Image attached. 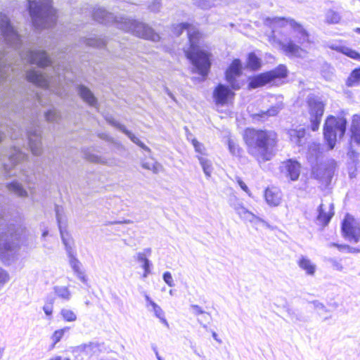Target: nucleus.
I'll return each instance as SVG.
<instances>
[{
	"label": "nucleus",
	"mask_w": 360,
	"mask_h": 360,
	"mask_svg": "<svg viewBox=\"0 0 360 360\" xmlns=\"http://www.w3.org/2000/svg\"><path fill=\"white\" fill-rule=\"evenodd\" d=\"M264 24L271 29L269 41L289 58L306 57L307 52L300 45L310 43L309 34L292 18H266Z\"/></svg>",
	"instance_id": "f257e3e1"
},
{
	"label": "nucleus",
	"mask_w": 360,
	"mask_h": 360,
	"mask_svg": "<svg viewBox=\"0 0 360 360\" xmlns=\"http://www.w3.org/2000/svg\"><path fill=\"white\" fill-rule=\"evenodd\" d=\"M94 19L102 24L114 25L127 32L152 41H158L160 35L148 25L123 16H115L102 8H96L93 13Z\"/></svg>",
	"instance_id": "f03ea898"
},
{
	"label": "nucleus",
	"mask_w": 360,
	"mask_h": 360,
	"mask_svg": "<svg viewBox=\"0 0 360 360\" xmlns=\"http://www.w3.org/2000/svg\"><path fill=\"white\" fill-rule=\"evenodd\" d=\"M186 30L190 43L189 47L184 49V53L198 74L205 77L210 68V53L203 50L200 46L201 34L197 27L188 23H179L173 25V33L176 36L181 34L183 31Z\"/></svg>",
	"instance_id": "7ed1b4c3"
},
{
	"label": "nucleus",
	"mask_w": 360,
	"mask_h": 360,
	"mask_svg": "<svg viewBox=\"0 0 360 360\" xmlns=\"http://www.w3.org/2000/svg\"><path fill=\"white\" fill-rule=\"evenodd\" d=\"M244 139L248 146V153L259 162L271 159L272 150L276 139L274 131L248 129L245 131Z\"/></svg>",
	"instance_id": "20e7f679"
},
{
	"label": "nucleus",
	"mask_w": 360,
	"mask_h": 360,
	"mask_svg": "<svg viewBox=\"0 0 360 360\" xmlns=\"http://www.w3.org/2000/svg\"><path fill=\"white\" fill-rule=\"evenodd\" d=\"M26 228L21 216L0 228V257L9 262L14 259L19 240L25 236Z\"/></svg>",
	"instance_id": "39448f33"
},
{
	"label": "nucleus",
	"mask_w": 360,
	"mask_h": 360,
	"mask_svg": "<svg viewBox=\"0 0 360 360\" xmlns=\"http://www.w3.org/2000/svg\"><path fill=\"white\" fill-rule=\"evenodd\" d=\"M29 13L33 25L41 30L53 26L56 22V11L51 0H27Z\"/></svg>",
	"instance_id": "423d86ee"
},
{
	"label": "nucleus",
	"mask_w": 360,
	"mask_h": 360,
	"mask_svg": "<svg viewBox=\"0 0 360 360\" xmlns=\"http://www.w3.org/2000/svg\"><path fill=\"white\" fill-rule=\"evenodd\" d=\"M56 219L59 226V230L63 243L65 247V250L69 258V264L72 269L77 277L83 283L86 282V278L82 269L81 262L77 259L75 251L73 249V240L69 233L63 226L62 218L60 214V208L58 206L56 207Z\"/></svg>",
	"instance_id": "0eeeda50"
},
{
	"label": "nucleus",
	"mask_w": 360,
	"mask_h": 360,
	"mask_svg": "<svg viewBox=\"0 0 360 360\" xmlns=\"http://www.w3.org/2000/svg\"><path fill=\"white\" fill-rule=\"evenodd\" d=\"M346 126L347 120L343 117H327L324 124L323 134L329 149L334 148L338 138L341 139L344 136Z\"/></svg>",
	"instance_id": "6e6552de"
},
{
	"label": "nucleus",
	"mask_w": 360,
	"mask_h": 360,
	"mask_svg": "<svg viewBox=\"0 0 360 360\" xmlns=\"http://www.w3.org/2000/svg\"><path fill=\"white\" fill-rule=\"evenodd\" d=\"M0 36L4 43L14 49H19L22 41L20 36L4 13H0Z\"/></svg>",
	"instance_id": "1a4fd4ad"
},
{
	"label": "nucleus",
	"mask_w": 360,
	"mask_h": 360,
	"mask_svg": "<svg viewBox=\"0 0 360 360\" xmlns=\"http://www.w3.org/2000/svg\"><path fill=\"white\" fill-rule=\"evenodd\" d=\"M53 71L54 76L49 77L39 69L34 68L27 72L26 77L29 82L38 86L54 91L53 88H54L56 80L60 82V72L59 68L57 70L54 68Z\"/></svg>",
	"instance_id": "9d476101"
},
{
	"label": "nucleus",
	"mask_w": 360,
	"mask_h": 360,
	"mask_svg": "<svg viewBox=\"0 0 360 360\" xmlns=\"http://www.w3.org/2000/svg\"><path fill=\"white\" fill-rule=\"evenodd\" d=\"M307 103L310 115L311 129L315 131L319 128L324 112L325 103L318 96H310L308 97Z\"/></svg>",
	"instance_id": "9b49d317"
},
{
	"label": "nucleus",
	"mask_w": 360,
	"mask_h": 360,
	"mask_svg": "<svg viewBox=\"0 0 360 360\" xmlns=\"http://www.w3.org/2000/svg\"><path fill=\"white\" fill-rule=\"evenodd\" d=\"M287 68L281 65L275 70L253 77L249 83V86L251 89H255L270 83L276 78H284L287 76Z\"/></svg>",
	"instance_id": "f8f14e48"
},
{
	"label": "nucleus",
	"mask_w": 360,
	"mask_h": 360,
	"mask_svg": "<svg viewBox=\"0 0 360 360\" xmlns=\"http://www.w3.org/2000/svg\"><path fill=\"white\" fill-rule=\"evenodd\" d=\"M41 132V128L35 124L30 126L26 132L29 148L34 155H39L42 151Z\"/></svg>",
	"instance_id": "ddd939ff"
},
{
	"label": "nucleus",
	"mask_w": 360,
	"mask_h": 360,
	"mask_svg": "<svg viewBox=\"0 0 360 360\" xmlns=\"http://www.w3.org/2000/svg\"><path fill=\"white\" fill-rule=\"evenodd\" d=\"M242 74V64L239 59H235L226 71V79L234 90L239 89L242 83L238 78Z\"/></svg>",
	"instance_id": "4468645a"
},
{
	"label": "nucleus",
	"mask_w": 360,
	"mask_h": 360,
	"mask_svg": "<svg viewBox=\"0 0 360 360\" xmlns=\"http://www.w3.org/2000/svg\"><path fill=\"white\" fill-rule=\"evenodd\" d=\"M230 205L238 215L240 219H241L243 221H248L255 224H257L258 222H262L264 224H266L264 220L257 217L252 212L248 210L244 206L243 203L238 198H236L234 200H231Z\"/></svg>",
	"instance_id": "2eb2a0df"
},
{
	"label": "nucleus",
	"mask_w": 360,
	"mask_h": 360,
	"mask_svg": "<svg viewBox=\"0 0 360 360\" xmlns=\"http://www.w3.org/2000/svg\"><path fill=\"white\" fill-rule=\"evenodd\" d=\"M21 58L27 63L37 65L39 68H44L51 64L50 58L44 51L29 50L21 53Z\"/></svg>",
	"instance_id": "dca6fc26"
},
{
	"label": "nucleus",
	"mask_w": 360,
	"mask_h": 360,
	"mask_svg": "<svg viewBox=\"0 0 360 360\" xmlns=\"http://www.w3.org/2000/svg\"><path fill=\"white\" fill-rule=\"evenodd\" d=\"M234 95V93L224 84H219L213 93V96L217 105L228 104L231 101Z\"/></svg>",
	"instance_id": "f3484780"
},
{
	"label": "nucleus",
	"mask_w": 360,
	"mask_h": 360,
	"mask_svg": "<svg viewBox=\"0 0 360 360\" xmlns=\"http://www.w3.org/2000/svg\"><path fill=\"white\" fill-rule=\"evenodd\" d=\"M349 220L350 217L347 215L342 222V232L349 241L357 243L360 240V221L356 224V226H353Z\"/></svg>",
	"instance_id": "a211bd4d"
},
{
	"label": "nucleus",
	"mask_w": 360,
	"mask_h": 360,
	"mask_svg": "<svg viewBox=\"0 0 360 360\" xmlns=\"http://www.w3.org/2000/svg\"><path fill=\"white\" fill-rule=\"evenodd\" d=\"M327 46L332 50L340 52L352 59L360 62V53L356 50L345 45L342 41H329Z\"/></svg>",
	"instance_id": "6ab92c4d"
},
{
	"label": "nucleus",
	"mask_w": 360,
	"mask_h": 360,
	"mask_svg": "<svg viewBox=\"0 0 360 360\" xmlns=\"http://www.w3.org/2000/svg\"><path fill=\"white\" fill-rule=\"evenodd\" d=\"M317 221L322 225H327L334 214L333 205L331 202L321 203L318 210Z\"/></svg>",
	"instance_id": "aec40b11"
},
{
	"label": "nucleus",
	"mask_w": 360,
	"mask_h": 360,
	"mask_svg": "<svg viewBox=\"0 0 360 360\" xmlns=\"http://www.w3.org/2000/svg\"><path fill=\"white\" fill-rule=\"evenodd\" d=\"M145 300L146 301V307L148 310L153 313V314L159 319L160 321L167 328L169 323L165 317V312L162 308L157 304L148 295H145Z\"/></svg>",
	"instance_id": "412c9836"
},
{
	"label": "nucleus",
	"mask_w": 360,
	"mask_h": 360,
	"mask_svg": "<svg viewBox=\"0 0 360 360\" xmlns=\"http://www.w3.org/2000/svg\"><path fill=\"white\" fill-rule=\"evenodd\" d=\"M265 200L266 203L270 206H278L282 199V195L281 191L276 188H268L265 191L264 193Z\"/></svg>",
	"instance_id": "4be33fe9"
},
{
	"label": "nucleus",
	"mask_w": 360,
	"mask_h": 360,
	"mask_svg": "<svg viewBox=\"0 0 360 360\" xmlns=\"http://www.w3.org/2000/svg\"><path fill=\"white\" fill-rule=\"evenodd\" d=\"M108 121L110 124H111L112 126L117 127L120 131L124 132L129 139L130 140L134 143L135 144L138 145L139 147H141L142 149L149 151L150 149L148 146H146L143 142H141L134 134H132L131 131L127 130L124 126L120 124L119 122H117L116 120H115L112 118L108 119Z\"/></svg>",
	"instance_id": "5701e85b"
},
{
	"label": "nucleus",
	"mask_w": 360,
	"mask_h": 360,
	"mask_svg": "<svg viewBox=\"0 0 360 360\" xmlns=\"http://www.w3.org/2000/svg\"><path fill=\"white\" fill-rule=\"evenodd\" d=\"M285 174L291 181L298 179L300 174V165L298 162L292 160H288L284 162Z\"/></svg>",
	"instance_id": "b1692460"
},
{
	"label": "nucleus",
	"mask_w": 360,
	"mask_h": 360,
	"mask_svg": "<svg viewBox=\"0 0 360 360\" xmlns=\"http://www.w3.org/2000/svg\"><path fill=\"white\" fill-rule=\"evenodd\" d=\"M283 108V103H278L266 111H261L252 115V118L257 121L264 122L269 117L276 116Z\"/></svg>",
	"instance_id": "393cba45"
},
{
	"label": "nucleus",
	"mask_w": 360,
	"mask_h": 360,
	"mask_svg": "<svg viewBox=\"0 0 360 360\" xmlns=\"http://www.w3.org/2000/svg\"><path fill=\"white\" fill-rule=\"evenodd\" d=\"M297 264L300 269L304 270L309 276H314L316 266L308 257L301 255L297 261Z\"/></svg>",
	"instance_id": "a878e982"
},
{
	"label": "nucleus",
	"mask_w": 360,
	"mask_h": 360,
	"mask_svg": "<svg viewBox=\"0 0 360 360\" xmlns=\"http://www.w3.org/2000/svg\"><path fill=\"white\" fill-rule=\"evenodd\" d=\"M305 130L303 128L300 129H290L288 131V135L290 141L297 146H302L305 143Z\"/></svg>",
	"instance_id": "bb28decb"
},
{
	"label": "nucleus",
	"mask_w": 360,
	"mask_h": 360,
	"mask_svg": "<svg viewBox=\"0 0 360 360\" xmlns=\"http://www.w3.org/2000/svg\"><path fill=\"white\" fill-rule=\"evenodd\" d=\"M78 92L82 98L89 105L97 108V100L91 91L84 86L78 88Z\"/></svg>",
	"instance_id": "cd10ccee"
},
{
	"label": "nucleus",
	"mask_w": 360,
	"mask_h": 360,
	"mask_svg": "<svg viewBox=\"0 0 360 360\" xmlns=\"http://www.w3.org/2000/svg\"><path fill=\"white\" fill-rule=\"evenodd\" d=\"M350 131L352 141L360 143V115H353Z\"/></svg>",
	"instance_id": "c85d7f7f"
},
{
	"label": "nucleus",
	"mask_w": 360,
	"mask_h": 360,
	"mask_svg": "<svg viewBox=\"0 0 360 360\" xmlns=\"http://www.w3.org/2000/svg\"><path fill=\"white\" fill-rule=\"evenodd\" d=\"M8 190L15 194V195L21 198L27 197L28 193L22 185L17 181H13L7 185Z\"/></svg>",
	"instance_id": "c756f323"
},
{
	"label": "nucleus",
	"mask_w": 360,
	"mask_h": 360,
	"mask_svg": "<svg viewBox=\"0 0 360 360\" xmlns=\"http://www.w3.org/2000/svg\"><path fill=\"white\" fill-rule=\"evenodd\" d=\"M27 155L22 151L20 150L17 146H14L10 152L8 157L9 161L12 166H15L17 163L26 158Z\"/></svg>",
	"instance_id": "7c9ffc66"
},
{
	"label": "nucleus",
	"mask_w": 360,
	"mask_h": 360,
	"mask_svg": "<svg viewBox=\"0 0 360 360\" xmlns=\"http://www.w3.org/2000/svg\"><path fill=\"white\" fill-rule=\"evenodd\" d=\"M197 157L205 175L207 178H210L213 171V167L211 160L203 156L198 155Z\"/></svg>",
	"instance_id": "2f4dec72"
},
{
	"label": "nucleus",
	"mask_w": 360,
	"mask_h": 360,
	"mask_svg": "<svg viewBox=\"0 0 360 360\" xmlns=\"http://www.w3.org/2000/svg\"><path fill=\"white\" fill-rule=\"evenodd\" d=\"M348 86H360V68L354 69L346 80Z\"/></svg>",
	"instance_id": "473e14b6"
},
{
	"label": "nucleus",
	"mask_w": 360,
	"mask_h": 360,
	"mask_svg": "<svg viewBox=\"0 0 360 360\" xmlns=\"http://www.w3.org/2000/svg\"><path fill=\"white\" fill-rule=\"evenodd\" d=\"M136 259L137 262H139L141 264V267L143 269V278H147L148 276L151 272V271H150L151 263H150V260L148 258L144 257L143 256V255H136Z\"/></svg>",
	"instance_id": "72a5a7b5"
},
{
	"label": "nucleus",
	"mask_w": 360,
	"mask_h": 360,
	"mask_svg": "<svg viewBox=\"0 0 360 360\" xmlns=\"http://www.w3.org/2000/svg\"><path fill=\"white\" fill-rule=\"evenodd\" d=\"M312 304L314 306V309L316 311V312L320 316H322L325 314L328 313V316H324L323 318V321H326L328 319L332 318V315L330 314L329 310L326 307V306L323 303H321L319 301H314L312 302Z\"/></svg>",
	"instance_id": "f704fd0d"
},
{
	"label": "nucleus",
	"mask_w": 360,
	"mask_h": 360,
	"mask_svg": "<svg viewBox=\"0 0 360 360\" xmlns=\"http://www.w3.org/2000/svg\"><path fill=\"white\" fill-rule=\"evenodd\" d=\"M326 22L328 24H337L341 20L340 13L334 10L330 9L325 14Z\"/></svg>",
	"instance_id": "c9c22d12"
},
{
	"label": "nucleus",
	"mask_w": 360,
	"mask_h": 360,
	"mask_svg": "<svg viewBox=\"0 0 360 360\" xmlns=\"http://www.w3.org/2000/svg\"><path fill=\"white\" fill-rule=\"evenodd\" d=\"M54 292L56 295L61 299L66 301L71 298V293L68 288L65 286H55Z\"/></svg>",
	"instance_id": "e433bc0d"
},
{
	"label": "nucleus",
	"mask_w": 360,
	"mask_h": 360,
	"mask_svg": "<svg viewBox=\"0 0 360 360\" xmlns=\"http://www.w3.org/2000/svg\"><path fill=\"white\" fill-rule=\"evenodd\" d=\"M61 318L67 322H73L77 320V314L72 310L63 308L60 311Z\"/></svg>",
	"instance_id": "4c0bfd02"
},
{
	"label": "nucleus",
	"mask_w": 360,
	"mask_h": 360,
	"mask_svg": "<svg viewBox=\"0 0 360 360\" xmlns=\"http://www.w3.org/2000/svg\"><path fill=\"white\" fill-rule=\"evenodd\" d=\"M248 66L252 70H257L261 66L260 59L254 53L248 55Z\"/></svg>",
	"instance_id": "58836bf2"
},
{
	"label": "nucleus",
	"mask_w": 360,
	"mask_h": 360,
	"mask_svg": "<svg viewBox=\"0 0 360 360\" xmlns=\"http://www.w3.org/2000/svg\"><path fill=\"white\" fill-rule=\"evenodd\" d=\"M84 43L86 46L101 48L105 45V41L101 38L94 37L86 39Z\"/></svg>",
	"instance_id": "ea45409f"
},
{
	"label": "nucleus",
	"mask_w": 360,
	"mask_h": 360,
	"mask_svg": "<svg viewBox=\"0 0 360 360\" xmlns=\"http://www.w3.org/2000/svg\"><path fill=\"white\" fill-rule=\"evenodd\" d=\"M217 0H193L195 5L202 9H209L215 5Z\"/></svg>",
	"instance_id": "a19ab883"
},
{
	"label": "nucleus",
	"mask_w": 360,
	"mask_h": 360,
	"mask_svg": "<svg viewBox=\"0 0 360 360\" xmlns=\"http://www.w3.org/2000/svg\"><path fill=\"white\" fill-rule=\"evenodd\" d=\"M45 117L49 122H57L60 118V115L56 109H52L46 112Z\"/></svg>",
	"instance_id": "79ce46f5"
},
{
	"label": "nucleus",
	"mask_w": 360,
	"mask_h": 360,
	"mask_svg": "<svg viewBox=\"0 0 360 360\" xmlns=\"http://www.w3.org/2000/svg\"><path fill=\"white\" fill-rule=\"evenodd\" d=\"M69 327H65L63 328L56 330L51 337L53 343L56 344L57 342H58L61 340L64 334L69 330Z\"/></svg>",
	"instance_id": "37998d69"
},
{
	"label": "nucleus",
	"mask_w": 360,
	"mask_h": 360,
	"mask_svg": "<svg viewBox=\"0 0 360 360\" xmlns=\"http://www.w3.org/2000/svg\"><path fill=\"white\" fill-rule=\"evenodd\" d=\"M229 150L230 153L235 156H240L242 150L233 140L229 139L228 141Z\"/></svg>",
	"instance_id": "c03bdc74"
},
{
	"label": "nucleus",
	"mask_w": 360,
	"mask_h": 360,
	"mask_svg": "<svg viewBox=\"0 0 360 360\" xmlns=\"http://www.w3.org/2000/svg\"><path fill=\"white\" fill-rule=\"evenodd\" d=\"M142 166L145 169L153 171L155 174L160 172L162 169V166L156 162H143Z\"/></svg>",
	"instance_id": "a18cd8bd"
},
{
	"label": "nucleus",
	"mask_w": 360,
	"mask_h": 360,
	"mask_svg": "<svg viewBox=\"0 0 360 360\" xmlns=\"http://www.w3.org/2000/svg\"><path fill=\"white\" fill-rule=\"evenodd\" d=\"M84 350L87 354L96 353L98 350V345L94 342H90L84 346Z\"/></svg>",
	"instance_id": "49530a36"
},
{
	"label": "nucleus",
	"mask_w": 360,
	"mask_h": 360,
	"mask_svg": "<svg viewBox=\"0 0 360 360\" xmlns=\"http://www.w3.org/2000/svg\"><path fill=\"white\" fill-rule=\"evenodd\" d=\"M192 144L195 148V152L200 155H205V148L203 145L199 143L196 139H192Z\"/></svg>",
	"instance_id": "de8ad7c7"
},
{
	"label": "nucleus",
	"mask_w": 360,
	"mask_h": 360,
	"mask_svg": "<svg viewBox=\"0 0 360 360\" xmlns=\"http://www.w3.org/2000/svg\"><path fill=\"white\" fill-rule=\"evenodd\" d=\"M161 0H153L148 8L153 13H158L161 9Z\"/></svg>",
	"instance_id": "09e8293b"
},
{
	"label": "nucleus",
	"mask_w": 360,
	"mask_h": 360,
	"mask_svg": "<svg viewBox=\"0 0 360 360\" xmlns=\"http://www.w3.org/2000/svg\"><path fill=\"white\" fill-rule=\"evenodd\" d=\"M190 308L191 309V311L192 313L195 315V316H198V315H200V314H207V315H210V314L208 313H206L201 307H200L199 305L198 304H191L190 306Z\"/></svg>",
	"instance_id": "8fccbe9b"
},
{
	"label": "nucleus",
	"mask_w": 360,
	"mask_h": 360,
	"mask_svg": "<svg viewBox=\"0 0 360 360\" xmlns=\"http://www.w3.org/2000/svg\"><path fill=\"white\" fill-rule=\"evenodd\" d=\"M87 159L95 163H100V164H107V161L104 158L96 155H89L87 157Z\"/></svg>",
	"instance_id": "3c124183"
},
{
	"label": "nucleus",
	"mask_w": 360,
	"mask_h": 360,
	"mask_svg": "<svg viewBox=\"0 0 360 360\" xmlns=\"http://www.w3.org/2000/svg\"><path fill=\"white\" fill-rule=\"evenodd\" d=\"M164 281L170 287L174 286V282L170 272L166 271L163 274Z\"/></svg>",
	"instance_id": "603ef678"
},
{
	"label": "nucleus",
	"mask_w": 360,
	"mask_h": 360,
	"mask_svg": "<svg viewBox=\"0 0 360 360\" xmlns=\"http://www.w3.org/2000/svg\"><path fill=\"white\" fill-rule=\"evenodd\" d=\"M53 309V302L46 303L43 307V311H44L45 314L49 317V319H51Z\"/></svg>",
	"instance_id": "864d4df0"
},
{
	"label": "nucleus",
	"mask_w": 360,
	"mask_h": 360,
	"mask_svg": "<svg viewBox=\"0 0 360 360\" xmlns=\"http://www.w3.org/2000/svg\"><path fill=\"white\" fill-rule=\"evenodd\" d=\"M236 179L238 184L241 188V189L243 191H245L249 196H251L252 193H251L250 189L248 188V187L247 186V185L243 182V181L238 176H237L236 178Z\"/></svg>",
	"instance_id": "5fc2aeb1"
},
{
	"label": "nucleus",
	"mask_w": 360,
	"mask_h": 360,
	"mask_svg": "<svg viewBox=\"0 0 360 360\" xmlns=\"http://www.w3.org/2000/svg\"><path fill=\"white\" fill-rule=\"evenodd\" d=\"M8 278L9 277L8 274L4 270L0 268V285L7 282L8 281Z\"/></svg>",
	"instance_id": "6e6d98bb"
},
{
	"label": "nucleus",
	"mask_w": 360,
	"mask_h": 360,
	"mask_svg": "<svg viewBox=\"0 0 360 360\" xmlns=\"http://www.w3.org/2000/svg\"><path fill=\"white\" fill-rule=\"evenodd\" d=\"M329 247H336L338 248L340 251H343V250H348L349 252L352 251V250L353 248H349L348 245H338L337 243H330L329 244Z\"/></svg>",
	"instance_id": "4d7b16f0"
},
{
	"label": "nucleus",
	"mask_w": 360,
	"mask_h": 360,
	"mask_svg": "<svg viewBox=\"0 0 360 360\" xmlns=\"http://www.w3.org/2000/svg\"><path fill=\"white\" fill-rule=\"evenodd\" d=\"M151 252H152L151 248H147L143 249V250L142 252H138L136 255H143V256L144 257L147 258L148 257L150 256Z\"/></svg>",
	"instance_id": "13d9d810"
},
{
	"label": "nucleus",
	"mask_w": 360,
	"mask_h": 360,
	"mask_svg": "<svg viewBox=\"0 0 360 360\" xmlns=\"http://www.w3.org/2000/svg\"><path fill=\"white\" fill-rule=\"evenodd\" d=\"M332 262H333V267L336 270H338V271H342V265L340 262H338L337 261H335V260H332Z\"/></svg>",
	"instance_id": "bf43d9fd"
},
{
	"label": "nucleus",
	"mask_w": 360,
	"mask_h": 360,
	"mask_svg": "<svg viewBox=\"0 0 360 360\" xmlns=\"http://www.w3.org/2000/svg\"><path fill=\"white\" fill-rule=\"evenodd\" d=\"M15 129H11L10 131H8V133L11 137V139H18V135L15 134Z\"/></svg>",
	"instance_id": "052dcab7"
},
{
	"label": "nucleus",
	"mask_w": 360,
	"mask_h": 360,
	"mask_svg": "<svg viewBox=\"0 0 360 360\" xmlns=\"http://www.w3.org/2000/svg\"><path fill=\"white\" fill-rule=\"evenodd\" d=\"M4 167L8 176H11L14 175V174L11 172V167L9 165L4 164Z\"/></svg>",
	"instance_id": "680f3d73"
},
{
	"label": "nucleus",
	"mask_w": 360,
	"mask_h": 360,
	"mask_svg": "<svg viewBox=\"0 0 360 360\" xmlns=\"http://www.w3.org/2000/svg\"><path fill=\"white\" fill-rule=\"evenodd\" d=\"M22 179V181L27 182V184H29L30 182H31V179L28 177V176L27 174H25L24 172H22V176L20 177Z\"/></svg>",
	"instance_id": "e2e57ef3"
},
{
	"label": "nucleus",
	"mask_w": 360,
	"mask_h": 360,
	"mask_svg": "<svg viewBox=\"0 0 360 360\" xmlns=\"http://www.w3.org/2000/svg\"><path fill=\"white\" fill-rule=\"evenodd\" d=\"M212 337L217 342L221 343V340L218 339L217 334L215 332H212Z\"/></svg>",
	"instance_id": "0e129e2a"
},
{
	"label": "nucleus",
	"mask_w": 360,
	"mask_h": 360,
	"mask_svg": "<svg viewBox=\"0 0 360 360\" xmlns=\"http://www.w3.org/2000/svg\"><path fill=\"white\" fill-rule=\"evenodd\" d=\"M198 322L204 328H207V326L205 323H203L200 319H198Z\"/></svg>",
	"instance_id": "69168bd1"
},
{
	"label": "nucleus",
	"mask_w": 360,
	"mask_h": 360,
	"mask_svg": "<svg viewBox=\"0 0 360 360\" xmlns=\"http://www.w3.org/2000/svg\"><path fill=\"white\" fill-rule=\"evenodd\" d=\"M5 136L6 135L4 133L0 130V141H1Z\"/></svg>",
	"instance_id": "338daca9"
},
{
	"label": "nucleus",
	"mask_w": 360,
	"mask_h": 360,
	"mask_svg": "<svg viewBox=\"0 0 360 360\" xmlns=\"http://www.w3.org/2000/svg\"><path fill=\"white\" fill-rule=\"evenodd\" d=\"M354 32L360 34V27H357L354 30Z\"/></svg>",
	"instance_id": "774afa93"
}]
</instances>
